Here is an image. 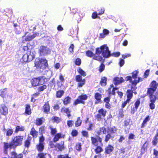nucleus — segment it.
Returning <instances> with one entry per match:
<instances>
[{
  "instance_id": "1",
  "label": "nucleus",
  "mask_w": 158,
  "mask_h": 158,
  "mask_svg": "<svg viewBox=\"0 0 158 158\" xmlns=\"http://www.w3.org/2000/svg\"><path fill=\"white\" fill-rule=\"evenodd\" d=\"M106 132V129L105 127H100L99 130L96 133L97 134L95 136L91 137V140L92 144L96 148L94 149L96 154L101 153L103 151L102 147L103 146L102 138L100 136L102 132L105 134Z\"/></svg>"
},
{
  "instance_id": "2",
  "label": "nucleus",
  "mask_w": 158,
  "mask_h": 158,
  "mask_svg": "<svg viewBox=\"0 0 158 158\" xmlns=\"http://www.w3.org/2000/svg\"><path fill=\"white\" fill-rule=\"evenodd\" d=\"M77 71L80 74L76 76L75 80L77 82H78L77 87H82L85 84L86 81L85 79L82 78V76L85 77L86 75V73L80 67L78 68Z\"/></svg>"
},
{
  "instance_id": "3",
  "label": "nucleus",
  "mask_w": 158,
  "mask_h": 158,
  "mask_svg": "<svg viewBox=\"0 0 158 158\" xmlns=\"http://www.w3.org/2000/svg\"><path fill=\"white\" fill-rule=\"evenodd\" d=\"M95 53L98 55L102 53L103 57L105 58L109 57L111 55L110 51L106 44L103 45L100 48H97L96 49Z\"/></svg>"
},
{
  "instance_id": "4",
  "label": "nucleus",
  "mask_w": 158,
  "mask_h": 158,
  "mask_svg": "<svg viewBox=\"0 0 158 158\" xmlns=\"http://www.w3.org/2000/svg\"><path fill=\"white\" fill-rule=\"evenodd\" d=\"M48 61L45 58H41L38 59L35 62V66L37 68L42 69L43 70L48 69Z\"/></svg>"
},
{
  "instance_id": "5",
  "label": "nucleus",
  "mask_w": 158,
  "mask_h": 158,
  "mask_svg": "<svg viewBox=\"0 0 158 158\" xmlns=\"http://www.w3.org/2000/svg\"><path fill=\"white\" fill-rule=\"evenodd\" d=\"M23 139V136L21 135H16L11 138V141L15 149L22 144Z\"/></svg>"
},
{
  "instance_id": "6",
  "label": "nucleus",
  "mask_w": 158,
  "mask_h": 158,
  "mask_svg": "<svg viewBox=\"0 0 158 158\" xmlns=\"http://www.w3.org/2000/svg\"><path fill=\"white\" fill-rule=\"evenodd\" d=\"M146 94L148 96L149 98L150 102L149 103V106L150 109L152 110L154 109L155 108V103L158 99V97L156 95L147 92Z\"/></svg>"
},
{
  "instance_id": "7",
  "label": "nucleus",
  "mask_w": 158,
  "mask_h": 158,
  "mask_svg": "<svg viewBox=\"0 0 158 158\" xmlns=\"http://www.w3.org/2000/svg\"><path fill=\"white\" fill-rule=\"evenodd\" d=\"M88 96L87 95L82 94L79 96L74 101L73 105L75 106L80 103L85 105V101L86 100Z\"/></svg>"
},
{
  "instance_id": "8",
  "label": "nucleus",
  "mask_w": 158,
  "mask_h": 158,
  "mask_svg": "<svg viewBox=\"0 0 158 158\" xmlns=\"http://www.w3.org/2000/svg\"><path fill=\"white\" fill-rule=\"evenodd\" d=\"M98 112V113L95 115V117L98 121H101L103 118H104L107 112L106 110L102 108L99 109Z\"/></svg>"
},
{
  "instance_id": "9",
  "label": "nucleus",
  "mask_w": 158,
  "mask_h": 158,
  "mask_svg": "<svg viewBox=\"0 0 158 158\" xmlns=\"http://www.w3.org/2000/svg\"><path fill=\"white\" fill-rule=\"evenodd\" d=\"M158 86V82L157 83L156 81L153 80L151 81L149 87L147 88V92L154 94L156 91Z\"/></svg>"
},
{
  "instance_id": "10",
  "label": "nucleus",
  "mask_w": 158,
  "mask_h": 158,
  "mask_svg": "<svg viewBox=\"0 0 158 158\" xmlns=\"http://www.w3.org/2000/svg\"><path fill=\"white\" fill-rule=\"evenodd\" d=\"M137 88L135 86H131V89H128L126 92L125 95L126 96L127 99L131 101V99L133 97V93L136 94V93L134 92L136 89Z\"/></svg>"
},
{
  "instance_id": "11",
  "label": "nucleus",
  "mask_w": 158,
  "mask_h": 158,
  "mask_svg": "<svg viewBox=\"0 0 158 158\" xmlns=\"http://www.w3.org/2000/svg\"><path fill=\"white\" fill-rule=\"evenodd\" d=\"M50 49L47 47L41 45L40 47L39 50V53L40 56H44L48 55L50 52Z\"/></svg>"
},
{
  "instance_id": "12",
  "label": "nucleus",
  "mask_w": 158,
  "mask_h": 158,
  "mask_svg": "<svg viewBox=\"0 0 158 158\" xmlns=\"http://www.w3.org/2000/svg\"><path fill=\"white\" fill-rule=\"evenodd\" d=\"M140 103L139 99H137L135 102L134 106H131V107L130 113L133 114L136 112L139 106Z\"/></svg>"
},
{
  "instance_id": "13",
  "label": "nucleus",
  "mask_w": 158,
  "mask_h": 158,
  "mask_svg": "<svg viewBox=\"0 0 158 158\" xmlns=\"http://www.w3.org/2000/svg\"><path fill=\"white\" fill-rule=\"evenodd\" d=\"M8 148L15 149L11 141L9 143L6 142L3 143V149L5 153L7 154Z\"/></svg>"
},
{
  "instance_id": "14",
  "label": "nucleus",
  "mask_w": 158,
  "mask_h": 158,
  "mask_svg": "<svg viewBox=\"0 0 158 158\" xmlns=\"http://www.w3.org/2000/svg\"><path fill=\"white\" fill-rule=\"evenodd\" d=\"M0 113L1 114L5 116H7L8 114V108L4 104H1L0 105Z\"/></svg>"
},
{
  "instance_id": "15",
  "label": "nucleus",
  "mask_w": 158,
  "mask_h": 158,
  "mask_svg": "<svg viewBox=\"0 0 158 158\" xmlns=\"http://www.w3.org/2000/svg\"><path fill=\"white\" fill-rule=\"evenodd\" d=\"M39 35V33L37 32H35L32 35H28L26 36L25 39L22 40V42L25 43V42L31 41L36 37L38 36Z\"/></svg>"
},
{
  "instance_id": "16",
  "label": "nucleus",
  "mask_w": 158,
  "mask_h": 158,
  "mask_svg": "<svg viewBox=\"0 0 158 158\" xmlns=\"http://www.w3.org/2000/svg\"><path fill=\"white\" fill-rule=\"evenodd\" d=\"M149 141H146L142 146L140 150V155L142 156L147 151L148 148Z\"/></svg>"
},
{
  "instance_id": "17",
  "label": "nucleus",
  "mask_w": 158,
  "mask_h": 158,
  "mask_svg": "<svg viewBox=\"0 0 158 158\" xmlns=\"http://www.w3.org/2000/svg\"><path fill=\"white\" fill-rule=\"evenodd\" d=\"M41 80V77H38L32 78L31 81V82L32 86L35 87L42 84L40 83Z\"/></svg>"
},
{
  "instance_id": "18",
  "label": "nucleus",
  "mask_w": 158,
  "mask_h": 158,
  "mask_svg": "<svg viewBox=\"0 0 158 158\" xmlns=\"http://www.w3.org/2000/svg\"><path fill=\"white\" fill-rule=\"evenodd\" d=\"M43 112L47 114L50 113V107L48 101L46 102L43 106Z\"/></svg>"
},
{
  "instance_id": "19",
  "label": "nucleus",
  "mask_w": 158,
  "mask_h": 158,
  "mask_svg": "<svg viewBox=\"0 0 158 158\" xmlns=\"http://www.w3.org/2000/svg\"><path fill=\"white\" fill-rule=\"evenodd\" d=\"M114 147L110 144H108L105 148L104 153L106 154H110L113 151Z\"/></svg>"
},
{
  "instance_id": "20",
  "label": "nucleus",
  "mask_w": 158,
  "mask_h": 158,
  "mask_svg": "<svg viewBox=\"0 0 158 158\" xmlns=\"http://www.w3.org/2000/svg\"><path fill=\"white\" fill-rule=\"evenodd\" d=\"M94 98L96 100L95 102V104H97L102 102L101 98L102 94L98 92H96L94 94Z\"/></svg>"
},
{
  "instance_id": "21",
  "label": "nucleus",
  "mask_w": 158,
  "mask_h": 158,
  "mask_svg": "<svg viewBox=\"0 0 158 158\" xmlns=\"http://www.w3.org/2000/svg\"><path fill=\"white\" fill-rule=\"evenodd\" d=\"M110 96L109 97H105L103 99V102L105 103V107L109 109L111 108V104L110 103Z\"/></svg>"
},
{
  "instance_id": "22",
  "label": "nucleus",
  "mask_w": 158,
  "mask_h": 158,
  "mask_svg": "<svg viewBox=\"0 0 158 158\" xmlns=\"http://www.w3.org/2000/svg\"><path fill=\"white\" fill-rule=\"evenodd\" d=\"M64 136L65 135L62 134L61 133H57L54 135V137L53 139V141L54 142H56L59 141L60 139L64 138Z\"/></svg>"
},
{
  "instance_id": "23",
  "label": "nucleus",
  "mask_w": 158,
  "mask_h": 158,
  "mask_svg": "<svg viewBox=\"0 0 158 158\" xmlns=\"http://www.w3.org/2000/svg\"><path fill=\"white\" fill-rule=\"evenodd\" d=\"M61 112L62 113L66 114L67 117L69 118L71 116V111L68 107H65L64 106L63 107L61 108Z\"/></svg>"
},
{
  "instance_id": "24",
  "label": "nucleus",
  "mask_w": 158,
  "mask_h": 158,
  "mask_svg": "<svg viewBox=\"0 0 158 158\" xmlns=\"http://www.w3.org/2000/svg\"><path fill=\"white\" fill-rule=\"evenodd\" d=\"M45 121V118L42 117L39 118H37L35 119V123L37 126H40L44 123Z\"/></svg>"
},
{
  "instance_id": "25",
  "label": "nucleus",
  "mask_w": 158,
  "mask_h": 158,
  "mask_svg": "<svg viewBox=\"0 0 158 158\" xmlns=\"http://www.w3.org/2000/svg\"><path fill=\"white\" fill-rule=\"evenodd\" d=\"M113 81L114 85H116L121 84L124 80L123 77H117L114 78Z\"/></svg>"
},
{
  "instance_id": "26",
  "label": "nucleus",
  "mask_w": 158,
  "mask_h": 158,
  "mask_svg": "<svg viewBox=\"0 0 158 158\" xmlns=\"http://www.w3.org/2000/svg\"><path fill=\"white\" fill-rule=\"evenodd\" d=\"M151 119V117L149 115H147L143 120L140 126V127L142 128H144Z\"/></svg>"
},
{
  "instance_id": "27",
  "label": "nucleus",
  "mask_w": 158,
  "mask_h": 158,
  "mask_svg": "<svg viewBox=\"0 0 158 158\" xmlns=\"http://www.w3.org/2000/svg\"><path fill=\"white\" fill-rule=\"evenodd\" d=\"M11 158H23V155L22 153L18 154L15 151H13L10 152Z\"/></svg>"
},
{
  "instance_id": "28",
  "label": "nucleus",
  "mask_w": 158,
  "mask_h": 158,
  "mask_svg": "<svg viewBox=\"0 0 158 158\" xmlns=\"http://www.w3.org/2000/svg\"><path fill=\"white\" fill-rule=\"evenodd\" d=\"M56 147L59 150L62 151L65 149L64 141H61L60 143H57L56 145Z\"/></svg>"
},
{
  "instance_id": "29",
  "label": "nucleus",
  "mask_w": 158,
  "mask_h": 158,
  "mask_svg": "<svg viewBox=\"0 0 158 158\" xmlns=\"http://www.w3.org/2000/svg\"><path fill=\"white\" fill-rule=\"evenodd\" d=\"M38 156L39 158H51V156L50 154L44 152L39 153Z\"/></svg>"
},
{
  "instance_id": "30",
  "label": "nucleus",
  "mask_w": 158,
  "mask_h": 158,
  "mask_svg": "<svg viewBox=\"0 0 158 158\" xmlns=\"http://www.w3.org/2000/svg\"><path fill=\"white\" fill-rule=\"evenodd\" d=\"M31 138L30 136H28L27 139L24 142V146L25 148H28L29 147L31 143Z\"/></svg>"
},
{
  "instance_id": "31",
  "label": "nucleus",
  "mask_w": 158,
  "mask_h": 158,
  "mask_svg": "<svg viewBox=\"0 0 158 158\" xmlns=\"http://www.w3.org/2000/svg\"><path fill=\"white\" fill-rule=\"evenodd\" d=\"M51 120H52L53 123H56L57 124L60 123L61 121V118L56 116H52L51 118Z\"/></svg>"
},
{
  "instance_id": "32",
  "label": "nucleus",
  "mask_w": 158,
  "mask_h": 158,
  "mask_svg": "<svg viewBox=\"0 0 158 158\" xmlns=\"http://www.w3.org/2000/svg\"><path fill=\"white\" fill-rule=\"evenodd\" d=\"M36 148L39 152H42L44 149V145L43 143H38L36 146Z\"/></svg>"
},
{
  "instance_id": "33",
  "label": "nucleus",
  "mask_w": 158,
  "mask_h": 158,
  "mask_svg": "<svg viewBox=\"0 0 158 158\" xmlns=\"http://www.w3.org/2000/svg\"><path fill=\"white\" fill-rule=\"evenodd\" d=\"M108 132L111 134H115L117 132V129L115 126L108 128Z\"/></svg>"
},
{
  "instance_id": "34",
  "label": "nucleus",
  "mask_w": 158,
  "mask_h": 158,
  "mask_svg": "<svg viewBox=\"0 0 158 158\" xmlns=\"http://www.w3.org/2000/svg\"><path fill=\"white\" fill-rule=\"evenodd\" d=\"M25 114H26L30 115L31 113L30 106L29 104L25 105Z\"/></svg>"
},
{
  "instance_id": "35",
  "label": "nucleus",
  "mask_w": 158,
  "mask_h": 158,
  "mask_svg": "<svg viewBox=\"0 0 158 158\" xmlns=\"http://www.w3.org/2000/svg\"><path fill=\"white\" fill-rule=\"evenodd\" d=\"M30 134L33 137L36 138L38 136V132L35 130L34 127H32L30 132Z\"/></svg>"
},
{
  "instance_id": "36",
  "label": "nucleus",
  "mask_w": 158,
  "mask_h": 158,
  "mask_svg": "<svg viewBox=\"0 0 158 158\" xmlns=\"http://www.w3.org/2000/svg\"><path fill=\"white\" fill-rule=\"evenodd\" d=\"M71 101V98L69 96L65 97L63 99V103L64 105L66 106L70 104Z\"/></svg>"
},
{
  "instance_id": "37",
  "label": "nucleus",
  "mask_w": 158,
  "mask_h": 158,
  "mask_svg": "<svg viewBox=\"0 0 158 158\" xmlns=\"http://www.w3.org/2000/svg\"><path fill=\"white\" fill-rule=\"evenodd\" d=\"M158 143V132H156L155 136L154 137L152 143L153 146H156Z\"/></svg>"
},
{
  "instance_id": "38",
  "label": "nucleus",
  "mask_w": 158,
  "mask_h": 158,
  "mask_svg": "<svg viewBox=\"0 0 158 158\" xmlns=\"http://www.w3.org/2000/svg\"><path fill=\"white\" fill-rule=\"evenodd\" d=\"M107 77H101L100 82V84L102 86H105L107 84Z\"/></svg>"
},
{
  "instance_id": "39",
  "label": "nucleus",
  "mask_w": 158,
  "mask_h": 158,
  "mask_svg": "<svg viewBox=\"0 0 158 158\" xmlns=\"http://www.w3.org/2000/svg\"><path fill=\"white\" fill-rule=\"evenodd\" d=\"M104 62L105 60H103L99 67L98 70L100 73H102L105 69V66L104 64Z\"/></svg>"
},
{
  "instance_id": "40",
  "label": "nucleus",
  "mask_w": 158,
  "mask_h": 158,
  "mask_svg": "<svg viewBox=\"0 0 158 158\" xmlns=\"http://www.w3.org/2000/svg\"><path fill=\"white\" fill-rule=\"evenodd\" d=\"M49 129L50 130V133L52 135H54L57 133V131L56 128L55 127H53L52 126L48 127Z\"/></svg>"
},
{
  "instance_id": "41",
  "label": "nucleus",
  "mask_w": 158,
  "mask_h": 158,
  "mask_svg": "<svg viewBox=\"0 0 158 158\" xmlns=\"http://www.w3.org/2000/svg\"><path fill=\"white\" fill-rule=\"evenodd\" d=\"M7 88H4L0 90V96L3 98L6 97L7 94Z\"/></svg>"
},
{
  "instance_id": "42",
  "label": "nucleus",
  "mask_w": 158,
  "mask_h": 158,
  "mask_svg": "<svg viewBox=\"0 0 158 158\" xmlns=\"http://www.w3.org/2000/svg\"><path fill=\"white\" fill-rule=\"evenodd\" d=\"M25 130V128L24 126H17L15 127V133H17L19 131H23Z\"/></svg>"
},
{
  "instance_id": "43",
  "label": "nucleus",
  "mask_w": 158,
  "mask_h": 158,
  "mask_svg": "<svg viewBox=\"0 0 158 158\" xmlns=\"http://www.w3.org/2000/svg\"><path fill=\"white\" fill-rule=\"evenodd\" d=\"M64 93L63 90H59L56 92V96L57 98H61Z\"/></svg>"
},
{
  "instance_id": "44",
  "label": "nucleus",
  "mask_w": 158,
  "mask_h": 158,
  "mask_svg": "<svg viewBox=\"0 0 158 158\" xmlns=\"http://www.w3.org/2000/svg\"><path fill=\"white\" fill-rule=\"evenodd\" d=\"M93 59L99 62H101L103 61V60H105L104 59H103V58L102 56L99 55L98 56L94 55L93 57Z\"/></svg>"
},
{
  "instance_id": "45",
  "label": "nucleus",
  "mask_w": 158,
  "mask_h": 158,
  "mask_svg": "<svg viewBox=\"0 0 158 158\" xmlns=\"http://www.w3.org/2000/svg\"><path fill=\"white\" fill-rule=\"evenodd\" d=\"M80 118V117H78L75 121V126L76 127H79L81 125L82 121Z\"/></svg>"
},
{
  "instance_id": "46",
  "label": "nucleus",
  "mask_w": 158,
  "mask_h": 158,
  "mask_svg": "<svg viewBox=\"0 0 158 158\" xmlns=\"http://www.w3.org/2000/svg\"><path fill=\"white\" fill-rule=\"evenodd\" d=\"M143 79L144 78H141L140 77H139L138 78V80H135L132 81V84L134 85V86L136 87V85L137 83H138L142 81Z\"/></svg>"
},
{
  "instance_id": "47",
  "label": "nucleus",
  "mask_w": 158,
  "mask_h": 158,
  "mask_svg": "<svg viewBox=\"0 0 158 158\" xmlns=\"http://www.w3.org/2000/svg\"><path fill=\"white\" fill-rule=\"evenodd\" d=\"M46 127L45 126L43 125L40 126L39 129V132L42 135L43 134H44L45 131Z\"/></svg>"
},
{
  "instance_id": "48",
  "label": "nucleus",
  "mask_w": 158,
  "mask_h": 158,
  "mask_svg": "<svg viewBox=\"0 0 158 158\" xmlns=\"http://www.w3.org/2000/svg\"><path fill=\"white\" fill-rule=\"evenodd\" d=\"M131 101V100L127 99L126 100H125L122 102L121 106V108L123 109Z\"/></svg>"
},
{
  "instance_id": "49",
  "label": "nucleus",
  "mask_w": 158,
  "mask_h": 158,
  "mask_svg": "<svg viewBox=\"0 0 158 158\" xmlns=\"http://www.w3.org/2000/svg\"><path fill=\"white\" fill-rule=\"evenodd\" d=\"M28 54L27 53L25 54L22 57V59L23 60V62H28Z\"/></svg>"
},
{
  "instance_id": "50",
  "label": "nucleus",
  "mask_w": 158,
  "mask_h": 158,
  "mask_svg": "<svg viewBox=\"0 0 158 158\" xmlns=\"http://www.w3.org/2000/svg\"><path fill=\"white\" fill-rule=\"evenodd\" d=\"M13 133V129L9 128L7 129L6 135L7 136H11Z\"/></svg>"
},
{
  "instance_id": "51",
  "label": "nucleus",
  "mask_w": 158,
  "mask_h": 158,
  "mask_svg": "<svg viewBox=\"0 0 158 158\" xmlns=\"http://www.w3.org/2000/svg\"><path fill=\"white\" fill-rule=\"evenodd\" d=\"M85 54L87 56L89 57H92L94 55V53L89 50L87 51L86 52Z\"/></svg>"
},
{
  "instance_id": "52",
  "label": "nucleus",
  "mask_w": 158,
  "mask_h": 158,
  "mask_svg": "<svg viewBox=\"0 0 158 158\" xmlns=\"http://www.w3.org/2000/svg\"><path fill=\"white\" fill-rule=\"evenodd\" d=\"M111 138V135L108 133L105 136V138L104 139V142L106 143H107L110 139Z\"/></svg>"
},
{
  "instance_id": "53",
  "label": "nucleus",
  "mask_w": 158,
  "mask_h": 158,
  "mask_svg": "<svg viewBox=\"0 0 158 158\" xmlns=\"http://www.w3.org/2000/svg\"><path fill=\"white\" fill-rule=\"evenodd\" d=\"M75 149L78 151H80L81 149V144L80 143H78L75 146Z\"/></svg>"
},
{
  "instance_id": "54",
  "label": "nucleus",
  "mask_w": 158,
  "mask_h": 158,
  "mask_svg": "<svg viewBox=\"0 0 158 158\" xmlns=\"http://www.w3.org/2000/svg\"><path fill=\"white\" fill-rule=\"evenodd\" d=\"M75 64L76 65L79 66L80 65L81 63V59L80 58H76L74 61Z\"/></svg>"
},
{
  "instance_id": "55",
  "label": "nucleus",
  "mask_w": 158,
  "mask_h": 158,
  "mask_svg": "<svg viewBox=\"0 0 158 158\" xmlns=\"http://www.w3.org/2000/svg\"><path fill=\"white\" fill-rule=\"evenodd\" d=\"M47 88V86L46 85H43L38 88L37 90L39 92L43 91Z\"/></svg>"
},
{
  "instance_id": "56",
  "label": "nucleus",
  "mask_w": 158,
  "mask_h": 158,
  "mask_svg": "<svg viewBox=\"0 0 158 158\" xmlns=\"http://www.w3.org/2000/svg\"><path fill=\"white\" fill-rule=\"evenodd\" d=\"M138 73V72L137 71H133L132 73V78H133L135 79H136V78H137Z\"/></svg>"
},
{
  "instance_id": "57",
  "label": "nucleus",
  "mask_w": 158,
  "mask_h": 158,
  "mask_svg": "<svg viewBox=\"0 0 158 158\" xmlns=\"http://www.w3.org/2000/svg\"><path fill=\"white\" fill-rule=\"evenodd\" d=\"M71 134L73 137H75L77 135L78 132L76 130L73 129L72 130Z\"/></svg>"
},
{
  "instance_id": "58",
  "label": "nucleus",
  "mask_w": 158,
  "mask_h": 158,
  "mask_svg": "<svg viewBox=\"0 0 158 158\" xmlns=\"http://www.w3.org/2000/svg\"><path fill=\"white\" fill-rule=\"evenodd\" d=\"M81 134L82 135L86 138H88L89 137L88 132L85 131H81Z\"/></svg>"
},
{
  "instance_id": "59",
  "label": "nucleus",
  "mask_w": 158,
  "mask_h": 158,
  "mask_svg": "<svg viewBox=\"0 0 158 158\" xmlns=\"http://www.w3.org/2000/svg\"><path fill=\"white\" fill-rule=\"evenodd\" d=\"M45 139L43 135H42L39 138V143H43L44 144V141Z\"/></svg>"
},
{
  "instance_id": "60",
  "label": "nucleus",
  "mask_w": 158,
  "mask_h": 158,
  "mask_svg": "<svg viewBox=\"0 0 158 158\" xmlns=\"http://www.w3.org/2000/svg\"><path fill=\"white\" fill-rule=\"evenodd\" d=\"M120 55V53L119 52H114L111 54L110 56H112L114 57H118Z\"/></svg>"
},
{
  "instance_id": "61",
  "label": "nucleus",
  "mask_w": 158,
  "mask_h": 158,
  "mask_svg": "<svg viewBox=\"0 0 158 158\" xmlns=\"http://www.w3.org/2000/svg\"><path fill=\"white\" fill-rule=\"evenodd\" d=\"M74 48V45L73 44H71L69 48V50L71 54H73V50Z\"/></svg>"
},
{
  "instance_id": "62",
  "label": "nucleus",
  "mask_w": 158,
  "mask_h": 158,
  "mask_svg": "<svg viewBox=\"0 0 158 158\" xmlns=\"http://www.w3.org/2000/svg\"><path fill=\"white\" fill-rule=\"evenodd\" d=\"M108 90H109L108 92V94H109V95L111 94L114 96L115 95L116 93L115 92V90L113 88L112 89L111 91H110V88H109L108 89Z\"/></svg>"
},
{
  "instance_id": "63",
  "label": "nucleus",
  "mask_w": 158,
  "mask_h": 158,
  "mask_svg": "<svg viewBox=\"0 0 158 158\" xmlns=\"http://www.w3.org/2000/svg\"><path fill=\"white\" fill-rule=\"evenodd\" d=\"M30 45L31 44L29 43H27L26 44V45L24 46L23 47V49L24 51H27L29 50V48L28 47L29 46H30Z\"/></svg>"
},
{
  "instance_id": "64",
  "label": "nucleus",
  "mask_w": 158,
  "mask_h": 158,
  "mask_svg": "<svg viewBox=\"0 0 158 158\" xmlns=\"http://www.w3.org/2000/svg\"><path fill=\"white\" fill-rule=\"evenodd\" d=\"M58 158H71L69 156L68 154H66L64 155H60L58 156Z\"/></svg>"
}]
</instances>
